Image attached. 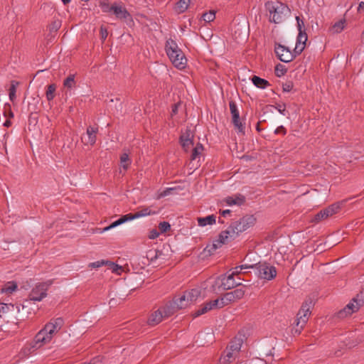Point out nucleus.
<instances>
[{
  "label": "nucleus",
  "instance_id": "obj_33",
  "mask_svg": "<svg viewBox=\"0 0 364 364\" xmlns=\"http://www.w3.org/2000/svg\"><path fill=\"white\" fill-rule=\"evenodd\" d=\"M203 150V146L200 143H198L197 145L192 149L191 160L193 161L196 159V158L200 155Z\"/></svg>",
  "mask_w": 364,
  "mask_h": 364
},
{
  "label": "nucleus",
  "instance_id": "obj_52",
  "mask_svg": "<svg viewBox=\"0 0 364 364\" xmlns=\"http://www.w3.org/2000/svg\"><path fill=\"white\" fill-rule=\"evenodd\" d=\"M173 188H166L164 190L162 193L160 194V197H165L171 193L172 191H173Z\"/></svg>",
  "mask_w": 364,
  "mask_h": 364
},
{
  "label": "nucleus",
  "instance_id": "obj_56",
  "mask_svg": "<svg viewBox=\"0 0 364 364\" xmlns=\"http://www.w3.org/2000/svg\"><path fill=\"white\" fill-rule=\"evenodd\" d=\"M202 306L205 308L207 312L211 311V306L209 305L208 302L203 304Z\"/></svg>",
  "mask_w": 364,
  "mask_h": 364
},
{
  "label": "nucleus",
  "instance_id": "obj_11",
  "mask_svg": "<svg viewBox=\"0 0 364 364\" xmlns=\"http://www.w3.org/2000/svg\"><path fill=\"white\" fill-rule=\"evenodd\" d=\"M274 52L277 58L284 63H289L299 55L294 53V49L291 50L288 47L280 43H275Z\"/></svg>",
  "mask_w": 364,
  "mask_h": 364
},
{
  "label": "nucleus",
  "instance_id": "obj_63",
  "mask_svg": "<svg viewBox=\"0 0 364 364\" xmlns=\"http://www.w3.org/2000/svg\"><path fill=\"white\" fill-rule=\"evenodd\" d=\"M271 355H272L271 352L269 353H267V356H271Z\"/></svg>",
  "mask_w": 364,
  "mask_h": 364
},
{
  "label": "nucleus",
  "instance_id": "obj_10",
  "mask_svg": "<svg viewBox=\"0 0 364 364\" xmlns=\"http://www.w3.org/2000/svg\"><path fill=\"white\" fill-rule=\"evenodd\" d=\"M258 277L262 279L272 280L277 276L276 267L267 262L255 264Z\"/></svg>",
  "mask_w": 364,
  "mask_h": 364
},
{
  "label": "nucleus",
  "instance_id": "obj_26",
  "mask_svg": "<svg viewBox=\"0 0 364 364\" xmlns=\"http://www.w3.org/2000/svg\"><path fill=\"white\" fill-rule=\"evenodd\" d=\"M191 3V0H179L174 7L175 11L178 14H182L185 12Z\"/></svg>",
  "mask_w": 364,
  "mask_h": 364
},
{
  "label": "nucleus",
  "instance_id": "obj_41",
  "mask_svg": "<svg viewBox=\"0 0 364 364\" xmlns=\"http://www.w3.org/2000/svg\"><path fill=\"white\" fill-rule=\"evenodd\" d=\"M159 229L161 233H164L171 229V225L168 222H161L159 225Z\"/></svg>",
  "mask_w": 364,
  "mask_h": 364
},
{
  "label": "nucleus",
  "instance_id": "obj_5",
  "mask_svg": "<svg viewBox=\"0 0 364 364\" xmlns=\"http://www.w3.org/2000/svg\"><path fill=\"white\" fill-rule=\"evenodd\" d=\"M314 306L313 300L311 298L306 299L303 303L299 311L297 314L296 325L292 328L294 334H300L310 315V309Z\"/></svg>",
  "mask_w": 364,
  "mask_h": 364
},
{
  "label": "nucleus",
  "instance_id": "obj_24",
  "mask_svg": "<svg viewBox=\"0 0 364 364\" xmlns=\"http://www.w3.org/2000/svg\"><path fill=\"white\" fill-rule=\"evenodd\" d=\"M244 119H240V117L236 120H232L235 130L237 134H240L242 135L245 134V123L244 122Z\"/></svg>",
  "mask_w": 364,
  "mask_h": 364
},
{
  "label": "nucleus",
  "instance_id": "obj_49",
  "mask_svg": "<svg viewBox=\"0 0 364 364\" xmlns=\"http://www.w3.org/2000/svg\"><path fill=\"white\" fill-rule=\"evenodd\" d=\"M286 133H287V130H286L285 127L282 125L278 127L274 131V134H282L283 135H285Z\"/></svg>",
  "mask_w": 364,
  "mask_h": 364
},
{
  "label": "nucleus",
  "instance_id": "obj_47",
  "mask_svg": "<svg viewBox=\"0 0 364 364\" xmlns=\"http://www.w3.org/2000/svg\"><path fill=\"white\" fill-rule=\"evenodd\" d=\"M275 108L277 109V111L282 114V115H286L287 110H286V105L285 104L283 105H277Z\"/></svg>",
  "mask_w": 364,
  "mask_h": 364
},
{
  "label": "nucleus",
  "instance_id": "obj_44",
  "mask_svg": "<svg viewBox=\"0 0 364 364\" xmlns=\"http://www.w3.org/2000/svg\"><path fill=\"white\" fill-rule=\"evenodd\" d=\"M108 262H109L108 261H105V260L97 261V262L90 263L89 264V267H92V268H98V267L103 266L104 264H108Z\"/></svg>",
  "mask_w": 364,
  "mask_h": 364
},
{
  "label": "nucleus",
  "instance_id": "obj_62",
  "mask_svg": "<svg viewBox=\"0 0 364 364\" xmlns=\"http://www.w3.org/2000/svg\"><path fill=\"white\" fill-rule=\"evenodd\" d=\"M257 129L258 131H260V129H259V122H257Z\"/></svg>",
  "mask_w": 364,
  "mask_h": 364
},
{
  "label": "nucleus",
  "instance_id": "obj_28",
  "mask_svg": "<svg viewBox=\"0 0 364 364\" xmlns=\"http://www.w3.org/2000/svg\"><path fill=\"white\" fill-rule=\"evenodd\" d=\"M346 20L341 19L337 22H336L331 28V31L333 33H341L345 28Z\"/></svg>",
  "mask_w": 364,
  "mask_h": 364
},
{
  "label": "nucleus",
  "instance_id": "obj_46",
  "mask_svg": "<svg viewBox=\"0 0 364 364\" xmlns=\"http://www.w3.org/2000/svg\"><path fill=\"white\" fill-rule=\"evenodd\" d=\"M208 312L205 311V308L203 306H201V307L199 309L196 310L195 312L193 313V316L194 318H196Z\"/></svg>",
  "mask_w": 364,
  "mask_h": 364
},
{
  "label": "nucleus",
  "instance_id": "obj_34",
  "mask_svg": "<svg viewBox=\"0 0 364 364\" xmlns=\"http://www.w3.org/2000/svg\"><path fill=\"white\" fill-rule=\"evenodd\" d=\"M131 159H129V155L127 153H123L121 156H120V164H121V166L124 169V170H127L128 168V167L129 166V165L131 164Z\"/></svg>",
  "mask_w": 364,
  "mask_h": 364
},
{
  "label": "nucleus",
  "instance_id": "obj_54",
  "mask_svg": "<svg viewBox=\"0 0 364 364\" xmlns=\"http://www.w3.org/2000/svg\"><path fill=\"white\" fill-rule=\"evenodd\" d=\"M220 214L223 217H227L228 215H230L231 214V210L229 209L224 210L220 211Z\"/></svg>",
  "mask_w": 364,
  "mask_h": 364
},
{
  "label": "nucleus",
  "instance_id": "obj_57",
  "mask_svg": "<svg viewBox=\"0 0 364 364\" xmlns=\"http://www.w3.org/2000/svg\"><path fill=\"white\" fill-rule=\"evenodd\" d=\"M7 306L5 304H0V312H5L6 309H7Z\"/></svg>",
  "mask_w": 364,
  "mask_h": 364
},
{
  "label": "nucleus",
  "instance_id": "obj_25",
  "mask_svg": "<svg viewBox=\"0 0 364 364\" xmlns=\"http://www.w3.org/2000/svg\"><path fill=\"white\" fill-rule=\"evenodd\" d=\"M251 80L254 85L260 89H265L270 85V83L267 80L257 75H254Z\"/></svg>",
  "mask_w": 364,
  "mask_h": 364
},
{
  "label": "nucleus",
  "instance_id": "obj_9",
  "mask_svg": "<svg viewBox=\"0 0 364 364\" xmlns=\"http://www.w3.org/2000/svg\"><path fill=\"white\" fill-rule=\"evenodd\" d=\"M235 273H232L229 275L223 274L218 277L215 282V284L213 285V289L214 291L216 290L215 285H218V288H222L223 290H229L235 287H238L241 285V283L236 282L234 279Z\"/></svg>",
  "mask_w": 364,
  "mask_h": 364
},
{
  "label": "nucleus",
  "instance_id": "obj_17",
  "mask_svg": "<svg viewBox=\"0 0 364 364\" xmlns=\"http://www.w3.org/2000/svg\"><path fill=\"white\" fill-rule=\"evenodd\" d=\"M201 291L200 289L196 288L186 291L184 294L178 297L179 302L184 304V308L186 307L189 302H193L197 300L200 296Z\"/></svg>",
  "mask_w": 364,
  "mask_h": 364
},
{
  "label": "nucleus",
  "instance_id": "obj_8",
  "mask_svg": "<svg viewBox=\"0 0 364 364\" xmlns=\"http://www.w3.org/2000/svg\"><path fill=\"white\" fill-rule=\"evenodd\" d=\"M53 284V280L37 284L31 291L28 298L31 301H41L47 296V291Z\"/></svg>",
  "mask_w": 364,
  "mask_h": 364
},
{
  "label": "nucleus",
  "instance_id": "obj_7",
  "mask_svg": "<svg viewBox=\"0 0 364 364\" xmlns=\"http://www.w3.org/2000/svg\"><path fill=\"white\" fill-rule=\"evenodd\" d=\"M154 213H155L154 212H153V213L151 212V210H150L149 208H144L134 214L129 213V214L122 215L120 218H119L116 221L113 222L111 225L103 228L102 230L101 231V232L107 231L112 228H114L119 225L124 223L125 222H127V221L136 219V218H139L141 217L150 215L154 214Z\"/></svg>",
  "mask_w": 364,
  "mask_h": 364
},
{
  "label": "nucleus",
  "instance_id": "obj_32",
  "mask_svg": "<svg viewBox=\"0 0 364 364\" xmlns=\"http://www.w3.org/2000/svg\"><path fill=\"white\" fill-rule=\"evenodd\" d=\"M60 26H61V21L59 20H55L51 22V23L48 26V29H49L50 35L51 38L54 37V36H53V33H55L58 31V29L60 28Z\"/></svg>",
  "mask_w": 364,
  "mask_h": 364
},
{
  "label": "nucleus",
  "instance_id": "obj_23",
  "mask_svg": "<svg viewBox=\"0 0 364 364\" xmlns=\"http://www.w3.org/2000/svg\"><path fill=\"white\" fill-rule=\"evenodd\" d=\"M225 200L228 205H241L245 202V197L241 194H237L234 196L227 197Z\"/></svg>",
  "mask_w": 364,
  "mask_h": 364
},
{
  "label": "nucleus",
  "instance_id": "obj_35",
  "mask_svg": "<svg viewBox=\"0 0 364 364\" xmlns=\"http://www.w3.org/2000/svg\"><path fill=\"white\" fill-rule=\"evenodd\" d=\"M56 90V86L55 84H50L48 86L46 95V98L48 101H51L55 97V92Z\"/></svg>",
  "mask_w": 364,
  "mask_h": 364
},
{
  "label": "nucleus",
  "instance_id": "obj_40",
  "mask_svg": "<svg viewBox=\"0 0 364 364\" xmlns=\"http://www.w3.org/2000/svg\"><path fill=\"white\" fill-rule=\"evenodd\" d=\"M100 6L103 12L108 13L113 11V4L110 6L107 1H101Z\"/></svg>",
  "mask_w": 364,
  "mask_h": 364
},
{
  "label": "nucleus",
  "instance_id": "obj_14",
  "mask_svg": "<svg viewBox=\"0 0 364 364\" xmlns=\"http://www.w3.org/2000/svg\"><path fill=\"white\" fill-rule=\"evenodd\" d=\"M230 239L228 232L225 230L222 231L218 235V239L213 241L210 245H208L205 248L204 251L208 252L209 255L213 254V252L218 248L221 247L223 245L226 244Z\"/></svg>",
  "mask_w": 364,
  "mask_h": 364
},
{
  "label": "nucleus",
  "instance_id": "obj_37",
  "mask_svg": "<svg viewBox=\"0 0 364 364\" xmlns=\"http://www.w3.org/2000/svg\"><path fill=\"white\" fill-rule=\"evenodd\" d=\"M201 18L205 22H207V23L212 22L215 18V13L214 11H210L209 12H205L202 15Z\"/></svg>",
  "mask_w": 364,
  "mask_h": 364
},
{
  "label": "nucleus",
  "instance_id": "obj_16",
  "mask_svg": "<svg viewBox=\"0 0 364 364\" xmlns=\"http://www.w3.org/2000/svg\"><path fill=\"white\" fill-rule=\"evenodd\" d=\"M245 293V291L242 288L236 289L234 291L225 293L221 296L222 300L224 301L225 306L230 303L241 299L244 296Z\"/></svg>",
  "mask_w": 364,
  "mask_h": 364
},
{
  "label": "nucleus",
  "instance_id": "obj_2",
  "mask_svg": "<svg viewBox=\"0 0 364 364\" xmlns=\"http://www.w3.org/2000/svg\"><path fill=\"white\" fill-rule=\"evenodd\" d=\"M265 7L269 12V20L272 23H282L291 14L288 6L279 1H268L265 4Z\"/></svg>",
  "mask_w": 364,
  "mask_h": 364
},
{
  "label": "nucleus",
  "instance_id": "obj_55",
  "mask_svg": "<svg viewBox=\"0 0 364 364\" xmlns=\"http://www.w3.org/2000/svg\"><path fill=\"white\" fill-rule=\"evenodd\" d=\"M100 32H101V35H102V38L105 39L107 36V29H104L103 28H101Z\"/></svg>",
  "mask_w": 364,
  "mask_h": 364
},
{
  "label": "nucleus",
  "instance_id": "obj_15",
  "mask_svg": "<svg viewBox=\"0 0 364 364\" xmlns=\"http://www.w3.org/2000/svg\"><path fill=\"white\" fill-rule=\"evenodd\" d=\"M184 304L179 302L178 298H174L172 301H168L161 309L164 317L168 318L174 314L178 310L183 309Z\"/></svg>",
  "mask_w": 364,
  "mask_h": 364
},
{
  "label": "nucleus",
  "instance_id": "obj_60",
  "mask_svg": "<svg viewBox=\"0 0 364 364\" xmlns=\"http://www.w3.org/2000/svg\"><path fill=\"white\" fill-rule=\"evenodd\" d=\"M238 269H240V266H239V267H236L235 268V271H234V272H232V273H235V275H236V274H239L240 273V271H241V270H240H240H238Z\"/></svg>",
  "mask_w": 364,
  "mask_h": 364
},
{
  "label": "nucleus",
  "instance_id": "obj_19",
  "mask_svg": "<svg viewBox=\"0 0 364 364\" xmlns=\"http://www.w3.org/2000/svg\"><path fill=\"white\" fill-rule=\"evenodd\" d=\"M113 13L115 16L120 20H127L129 19L132 21V16L129 13V11L126 9V8L117 5V4H113Z\"/></svg>",
  "mask_w": 364,
  "mask_h": 364
},
{
  "label": "nucleus",
  "instance_id": "obj_31",
  "mask_svg": "<svg viewBox=\"0 0 364 364\" xmlns=\"http://www.w3.org/2000/svg\"><path fill=\"white\" fill-rule=\"evenodd\" d=\"M18 84H19V82L17 81H15V80H13L11 82V86L9 88V99L11 102H14V100L16 99V89H17Z\"/></svg>",
  "mask_w": 364,
  "mask_h": 364
},
{
  "label": "nucleus",
  "instance_id": "obj_64",
  "mask_svg": "<svg viewBox=\"0 0 364 364\" xmlns=\"http://www.w3.org/2000/svg\"><path fill=\"white\" fill-rule=\"evenodd\" d=\"M219 223H224V221H223V220H220V218H219Z\"/></svg>",
  "mask_w": 364,
  "mask_h": 364
},
{
  "label": "nucleus",
  "instance_id": "obj_53",
  "mask_svg": "<svg viewBox=\"0 0 364 364\" xmlns=\"http://www.w3.org/2000/svg\"><path fill=\"white\" fill-rule=\"evenodd\" d=\"M180 106V103L174 104L172 107V114H176L178 112V107Z\"/></svg>",
  "mask_w": 364,
  "mask_h": 364
},
{
  "label": "nucleus",
  "instance_id": "obj_51",
  "mask_svg": "<svg viewBox=\"0 0 364 364\" xmlns=\"http://www.w3.org/2000/svg\"><path fill=\"white\" fill-rule=\"evenodd\" d=\"M250 268H255L257 269V265L255 264H242L240 266V270H242V269H250Z\"/></svg>",
  "mask_w": 364,
  "mask_h": 364
},
{
  "label": "nucleus",
  "instance_id": "obj_18",
  "mask_svg": "<svg viewBox=\"0 0 364 364\" xmlns=\"http://www.w3.org/2000/svg\"><path fill=\"white\" fill-rule=\"evenodd\" d=\"M97 132H98L97 127L90 126L87 128V132H86L87 136L82 137V140L85 143V145L90 144V145L92 146L95 144L96 139H97Z\"/></svg>",
  "mask_w": 364,
  "mask_h": 364
},
{
  "label": "nucleus",
  "instance_id": "obj_6",
  "mask_svg": "<svg viewBox=\"0 0 364 364\" xmlns=\"http://www.w3.org/2000/svg\"><path fill=\"white\" fill-rule=\"evenodd\" d=\"M242 343V340L240 338L232 339L220 357V364H230L235 360L240 353Z\"/></svg>",
  "mask_w": 364,
  "mask_h": 364
},
{
  "label": "nucleus",
  "instance_id": "obj_50",
  "mask_svg": "<svg viewBox=\"0 0 364 364\" xmlns=\"http://www.w3.org/2000/svg\"><path fill=\"white\" fill-rule=\"evenodd\" d=\"M109 265L110 266V268L112 269V272H117L119 269H121V267L119 265L114 264V262H109Z\"/></svg>",
  "mask_w": 364,
  "mask_h": 364
},
{
  "label": "nucleus",
  "instance_id": "obj_30",
  "mask_svg": "<svg viewBox=\"0 0 364 364\" xmlns=\"http://www.w3.org/2000/svg\"><path fill=\"white\" fill-rule=\"evenodd\" d=\"M229 107L232 115V120L237 119L240 117V112L237 109L236 103L231 100L229 102Z\"/></svg>",
  "mask_w": 364,
  "mask_h": 364
},
{
  "label": "nucleus",
  "instance_id": "obj_3",
  "mask_svg": "<svg viewBox=\"0 0 364 364\" xmlns=\"http://www.w3.org/2000/svg\"><path fill=\"white\" fill-rule=\"evenodd\" d=\"M165 50L170 60L176 68L180 70L185 68L187 59L175 41L171 38L168 39L166 42Z\"/></svg>",
  "mask_w": 364,
  "mask_h": 364
},
{
  "label": "nucleus",
  "instance_id": "obj_38",
  "mask_svg": "<svg viewBox=\"0 0 364 364\" xmlns=\"http://www.w3.org/2000/svg\"><path fill=\"white\" fill-rule=\"evenodd\" d=\"M274 71L277 76L281 77L286 74L287 69L284 65L279 63L275 66Z\"/></svg>",
  "mask_w": 364,
  "mask_h": 364
},
{
  "label": "nucleus",
  "instance_id": "obj_1",
  "mask_svg": "<svg viewBox=\"0 0 364 364\" xmlns=\"http://www.w3.org/2000/svg\"><path fill=\"white\" fill-rule=\"evenodd\" d=\"M64 324L63 319L60 317L53 318L47 323L35 336L30 343L31 348L38 349L43 345L48 343L54 334L59 331Z\"/></svg>",
  "mask_w": 364,
  "mask_h": 364
},
{
  "label": "nucleus",
  "instance_id": "obj_12",
  "mask_svg": "<svg viewBox=\"0 0 364 364\" xmlns=\"http://www.w3.org/2000/svg\"><path fill=\"white\" fill-rule=\"evenodd\" d=\"M358 297L359 296L358 295L356 298L353 299V300L349 304H348L343 309L341 310L338 313V316L339 318H344L354 312L358 311L359 309L364 304V300L362 299H358Z\"/></svg>",
  "mask_w": 364,
  "mask_h": 364
},
{
  "label": "nucleus",
  "instance_id": "obj_29",
  "mask_svg": "<svg viewBox=\"0 0 364 364\" xmlns=\"http://www.w3.org/2000/svg\"><path fill=\"white\" fill-rule=\"evenodd\" d=\"M75 75L70 74L63 81L64 87L71 90L74 88L76 85V82L75 80Z\"/></svg>",
  "mask_w": 364,
  "mask_h": 364
},
{
  "label": "nucleus",
  "instance_id": "obj_43",
  "mask_svg": "<svg viewBox=\"0 0 364 364\" xmlns=\"http://www.w3.org/2000/svg\"><path fill=\"white\" fill-rule=\"evenodd\" d=\"M296 20L297 22V28L299 30V33H304L306 32L304 29V23L303 20H301L299 16L296 17Z\"/></svg>",
  "mask_w": 364,
  "mask_h": 364
},
{
  "label": "nucleus",
  "instance_id": "obj_20",
  "mask_svg": "<svg viewBox=\"0 0 364 364\" xmlns=\"http://www.w3.org/2000/svg\"><path fill=\"white\" fill-rule=\"evenodd\" d=\"M181 146L185 151H188L193 146V135L190 131H186L180 136Z\"/></svg>",
  "mask_w": 364,
  "mask_h": 364
},
{
  "label": "nucleus",
  "instance_id": "obj_39",
  "mask_svg": "<svg viewBox=\"0 0 364 364\" xmlns=\"http://www.w3.org/2000/svg\"><path fill=\"white\" fill-rule=\"evenodd\" d=\"M16 289H17V284L15 282H9L2 290H3V291H4L7 294H11Z\"/></svg>",
  "mask_w": 364,
  "mask_h": 364
},
{
  "label": "nucleus",
  "instance_id": "obj_22",
  "mask_svg": "<svg viewBox=\"0 0 364 364\" xmlns=\"http://www.w3.org/2000/svg\"><path fill=\"white\" fill-rule=\"evenodd\" d=\"M164 318V314H163L161 309H159L151 314L148 319V323L150 326H156L159 324Z\"/></svg>",
  "mask_w": 364,
  "mask_h": 364
},
{
  "label": "nucleus",
  "instance_id": "obj_42",
  "mask_svg": "<svg viewBox=\"0 0 364 364\" xmlns=\"http://www.w3.org/2000/svg\"><path fill=\"white\" fill-rule=\"evenodd\" d=\"M4 115L5 117L9 119L13 118L14 117V113L11 109V106L9 104H6L4 105Z\"/></svg>",
  "mask_w": 364,
  "mask_h": 364
},
{
  "label": "nucleus",
  "instance_id": "obj_13",
  "mask_svg": "<svg viewBox=\"0 0 364 364\" xmlns=\"http://www.w3.org/2000/svg\"><path fill=\"white\" fill-rule=\"evenodd\" d=\"M340 209V204L333 203L316 214L314 219H312V222L319 223L323 220L327 219L328 217L337 213Z\"/></svg>",
  "mask_w": 364,
  "mask_h": 364
},
{
  "label": "nucleus",
  "instance_id": "obj_21",
  "mask_svg": "<svg viewBox=\"0 0 364 364\" xmlns=\"http://www.w3.org/2000/svg\"><path fill=\"white\" fill-rule=\"evenodd\" d=\"M307 41V34L306 32L299 33L296 46L294 48V53L296 54H301L304 50L306 45V42Z\"/></svg>",
  "mask_w": 364,
  "mask_h": 364
},
{
  "label": "nucleus",
  "instance_id": "obj_61",
  "mask_svg": "<svg viewBox=\"0 0 364 364\" xmlns=\"http://www.w3.org/2000/svg\"><path fill=\"white\" fill-rule=\"evenodd\" d=\"M61 1H62V2H63L65 5H66V4H68L70 2V1H71V0H61Z\"/></svg>",
  "mask_w": 364,
  "mask_h": 364
},
{
  "label": "nucleus",
  "instance_id": "obj_48",
  "mask_svg": "<svg viewBox=\"0 0 364 364\" xmlns=\"http://www.w3.org/2000/svg\"><path fill=\"white\" fill-rule=\"evenodd\" d=\"M159 232L157 231L156 229H152L150 232H149V238L151 239V240H154V239H156V237H159Z\"/></svg>",
  "mask_w": 364,
  "mask_h": 364
},
{
  "label": "nucleus",
  "instance_id": "obj_45",
  "mask_svg": "<svg viewBox=\"0 0 364 364\" xmlns=\"http://www.w3.org/2000/svg\"><path fill=\"white\" fill-rule=\"evenodd\" d=\"M293 88V82L291 81L283 83L282 90L284 92H290Z\"/></svg>",
  "mask_w": 364,
  "mask_h": 364
},
{
  "label": "nucleus",
  "instance_id": "obj_59",
  "mask_svg": "<svg viewBox=\"0 0 364 364\" xmlns=\"http://www.w3.org/2000/svg\"><path fill=\"white\" fill-rule=\"evenodd\" d=\"M363 9H364V1H361L359 4L358 8V11H360V10H363Z\"/></svg>",
  "mask_w": 364,
  "mask_h": 364
},
{
  "label": "nucleus",
  "instance_id": "obj_27",
  "mask_svg": "<svg viewBox=\"0 0 364 364\" xmlns=\"http://www.w3.org/2000/svg\"><path fill=\"white\" fill-rule=\"evenodd\" d=\"M215 223V216L210 215L205 218H198V224L199 226L204 227L207 225H213Z\"/></svg>",
  "mask_w": 364,
  "mask_h": 364
},
{
  "label": "nucleus",
  "instance_id": "obj_4",
  "mask_svg": "<svg viewBox=\"0 0 364 364\" xmlns=\"http://www.w3.org/2000/svg\"><path fill=\"white\" fill-rule=\"evenodd\" d=\"M256 219L253 215H245L238 220L232 222L226 232H228L230 240L235 239L241 232L253 226Z\"/></svg>",
  "mask_w": 364,
  "mask_h": 364
},
{
  "label": "nucleus",
  "instance_id": "obj_58",
  "mask_svg": "<svg viewBox=\"0 0 364 364\" xmlns=\"http://www.w3.org/2000/svg\"><path fill=\"white\" fill-rule=\"evenodd\" d=\"M4 126L6 127H9L11 126V122L9 119H6L5 122L4 123Z\"/></svg>",
  "mask_w": 364,
  "mask_h": 364
},
{
  "label": "nucleus",
  "instance_id": "obj_36",
  "mask_svg": "<svg viewBox=\"0 0 364 364\" xmlns=\"http://www.w3.org/2000/svg\"><path fill=\"white\" fill-rule=\"evenodd\" d=\"M209 305L211 306V310L221 309L225 306L224 301L222 298H218L213 301H208Z\"/></svg>",
  "mask_w": 364,
  "mask_h": 364
}]
</instances>
